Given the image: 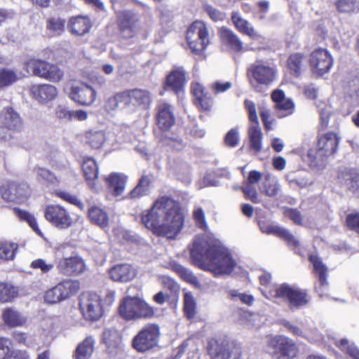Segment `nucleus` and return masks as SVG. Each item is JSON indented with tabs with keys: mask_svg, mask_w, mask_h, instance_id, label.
Returning a JSON list of instances; mask_svg holds the SVG:
<instances>
[{
	"mask_svg": "<svg viewBox=\"0 0 359 359\" xmlns=\"http://www.w3.org/2000/svg\"><path fill=\"white\" fill-rule=\"evenodd\" d=\"M150 185V177L146 175H142L127 197L130 199H138L146 196L148 194Z\"/></svg>",
	"mask_w": 359,
	"mask_h": 359,
	"instance_id": "c03bdc74",
	"label": "nucleus"
},
{
	"mask_svg": "<svg viewBox=\"0 0 359 359\" xmlns=\"http://www.w3.org/2000/svg\"><path fill=\"white\" fill-rule=\"evenodd\" d=\"M210 359H241V345L226 336H217L208 339L205 347Z\"/></svg>",
	"mask_w": 359,
	"mask_h": 359,
	"instance_id": "39448f33",
	"label": "nucleus"
},
{
	"mask_svg": "<svg viewBox=\"0 0 359 359\" xmlns=\"http://www.w3.org/2000/svg\"><path fill=\"white\" fill-rule=\"evenodd\" d=\"M18 249L17 243L9 241H0V262L13 260Z\"/></svg>",
	"mask_w": 359,
	"mask_h": 359,
	"instance_id": "09e8293b",
	"label": "nucleus"
},
{
	"mask_svg": "<svg viewBox=\"0 0 359 359\" xmlns=\"http://www.w3.org/2000/svg\"><path fill=\"white\" fill-rule=\"evenodd\" d=\"M170 269L174 271L184 281L194 284L198 281L197 277L187 268L183 266L175 261L169 263Z\"/></svg>",
	"mask_w": 359,
	"mask_h": 359,
	"instance_id": "a18cd8bd",
	"label": "nucleus"
},
{
	"mask_svg": "<svg viewBox=\"0 0 359 359\" xmlns=\"http://www.w3.org/2000/svg\"><path fill=\"white\" fill-rule=\"evenodd\" d=\"M189 254L192 265L214 276L229 275L236 266L231 252L211 238L194 242Z\"/></svg>",
	"mask_w": 359,
	"mask_h": 359,
	"instance_id": "f03ea898",
	"label": "nucleus"
},
{
	"mask_svg": "<svg viewBox=\"0 0 359 359\" xmlns=\"http://www.w3.org/2000/svg\"><path fill=\"white\" fill-rule=\"evenodd\" d=\"M30 95L40 103H47L57 97V90L50 84H35L30 88Z\"/></svg>",
	"mask_w": 359,
	"mask_h": 359,
	"instance_id": "bb28decb",
	"label": "nucleus"
},
{
	"mask_svg": "<svg viewBox=\"0 0 359 359\" xmlns=\"http://www.w3.org/2000/svg\"><path fill=\"white\" fill-rule=\"evenodd\" d=\"M158 142L162 147H168L174 151H182L185 147V143L181 138L170 137L165 133L158 136Z\"/></svg>",
	"mask_w": 359,
	"mask_h": 359,
	"instance_id": "de8ad7c7",
	"label": "nucleus"
},
{
	"mask_svg": "<svg viewBox=\"0 0 359 359\" xmlns=\"http://www.w3.org/2000/svg\"><path fill=\"white\" fill-rule=\"evenodd\" d=\"M187 73L182 67L173 68L167 75L163 86L166 91H172L179 94L184 90L187 83Z\"/></svg>",
	"mask_w": 359,
	"mask_h": 359,
	"instance_id": "aec40b11",
	"label": "nucleus"
},
{
	"mask_svg": "<svg viewBox=\"0 0 359 359\" xmlns=\"http://www.w3.org/2000/svg\"><path fill=\"white\" fill-rule=\"evenodd\" d=\"M117 26L121 36L125 39L135 37L141 27L139 17L130 11H123L118 15Z\"/></svg>",
	"mask_w": 359,
	"mask_h": 359,
	"instance_id": "f3484780",
	"label": "nucleus"
},
{
	"mask_svg": "<svg viewBox=\"0 0 359 359\" xmlns=\"http://www.w3.org/2000/svg\"><path fill=\"white\" fill-rule=\"evenodd\" d=\"M66 20L60 16H51L47 18L46 28L48 36H61L65 31Z\"/></svg>",
	"mask_w": 359,
	"mask_h": 359,
	"instance_id": "a19ab883",
	"label": "nucleus"
},
{
	"mask_svg": "<svg viewBox=\"0 0 359 359\" xmlns=\"http://www.w3.org/2000/svg\"><path fill=\"white\" fill-rule=\"evenodd\" d=\"M193 219L198 228L203 231H206L208 229V226L205 220V213L202 208L199 207L194 210Z\"/></svg>",
	"mask_w": 359,
	"mask_h": 359,
	"instance_id": "680f3d73",
	"label": "nucleus"
},
{
	"mask_svg": "<svg viewBox=\"0 0 359 359\" xmlns=\"http://www.w3.org/2000/svg\"><path fill=\"white\" fill-rule=\"evenodd\" d=\"M19 79L20 76L15 70L0 67V89L13 85Z\"/></svg>",
	"mask_w": 359,
	"mask_h": 359,
	"instance_id": "3c124183",
	"label": "nucleus"
},
{
	"mask_svg": "<svg viewBox=\"0 0 359 359\" xmlns=\"http://www.w3.org/2000/svg\"><path fill=\"white\" fill-rule=\"evenodd\" d=\"M154 119L159 131H169L176 121L174 107L166 101L159 102L156 106Z\"/></svg>",
	"mask_w": 359,
	"mask_h": 359,
	"instance_id": "dca6fc26",
	"label": "nucleus"
},
{
	"mask_svg": "<svg viewBox=\"0 0 359 359\" xmlns=\"http://www.w3.org/2000/svg\"><path fill=\"white\" fill-rule=\"evenodd\" d=\"M123 337L115 328H107L102 334V343L106 346L109 353H116L121 348Z\"/></svg>",
	"mask_w": 359,
	"mask_h": 359,
	"instance_id": "cd10ccee",
	"label": "nucleus"
},
{
	"mask_svg": "<svg viewBox=\"0 0 359 359\" xmlns=\"http://www.w3.org/2000/svg\"><path fill=\"white\" fill-rule=\"evenodd\" d=\"M44 301L48 304H55L64 301L57 284L45 292Z\"/></svg>",
	"mask_w": 359,
	"mask_h": 359,
	"instance_id": "4d7b16f0",
	"label": "nucleus"
},
{
	"mask_svg": "<svg viewBox=\"0 0 359 359\" xmlns=\"http://www.w3.org/2000/svg\"><path fill=\"white\" fill-rule=\"evenodd\" d=\"M38 176L46 183L53 185H57L60 183L57 176L48 169L45 168H39L36 170Z\"/></svg>",
	"mask_w": 359,
	"mask_h": 359,
	"instance_id": "bf43d9fd",
	"label": "nucleus"
},
{
	"mask_svg": "<svg viewBox=\"0 0 359 359\" xmlns=\"http://www.w3.org/2000/svg\"><path fill=\"white\" fill-rule=\"evenodd\" d=\"M45 219L58 229H67L74 224L70 212L62 205L50 204L44 209Z\"/></svg>",
	"mask_w": 359,
	"mask_h": 359,
	"instance_id": "2eb2a0df",
	"label": "nucleus"
},
{
	"mask_svg": "<svg viewBox=\"0 0 359 359\" xmlns=\"http://www.w3.org/2000/svg\"><path fill=\"white\" fill-rule=\"evenodd\" d=\"M95 340L93 336H87L80 342L74 353V359H88L95 349Z\"/></svg>",
	"mask_w": 359,
	"mask_h": 359,
	"instance_id": "58836bf2",
	"label": "nucleus"
},
{
	"mask_svg": "<svg viewBox=\"0 0 359 359\" xmlns=\"http://www.w3.org/2000/svg\"><path fill=\"white\" fill-rule=\"evenodd\" d=\"M55 194L60 199L71 205L76 206L80 210H83L84 209V204L77 198L76 196L72 195L69 193L62 190L55 191Z\"/></svg>",
	"mask_w": 359,
	"mask_h": 359,
	"instance_id": "13d9d810",
	"label": "nucleus"
},
{
	"mask_svg": "<svg viewBox=\"0 0 359 359\" xmlns=\"http://www.w3.org/2000/svg\"><path fill=\"white\" fill-rule=\"evenodd\" d=\"M284 215L292 220L297 225H302L303 217L301 212L297 208H286L283 211Z\"/></svg>",
	"mask_w": 359,
	"mask_h": 359,
	"instance_id": "e2e57ef3",
	"label": "nucleus"
},
{
	"mask_svg": "<svg viewBox=\"0 0 359 359\" xmlns=\"http://www.w3.org/2000/svg\"><path fill=\"white\" fill-rule=\"evenodd\" d=\"M90 222L100 227L104 228L109 225V218L107 211L97 206H90L87 212Z\"/></svg>",
	"mask_w": 359,
	"mask_h": 359,
	"instance_id": "4c0bfd02",
	"label": "nucleus"
},
{
	"mask_svg": "<svg viewBox=\"0 0 359 359\" xmlns=\"http://www.w3.org/2000/svg\"><path fill=\"white\" fill-rule=\"evenodd\" d=\"M261 231L267 234H273L276 237L283 240L288 245L298 247L299 241L295 239L293 235L286 229L279 226L262 222L259 224Z\"/></svg>",
	"mask_w": 359,
	"mask_h": 359,
	"instance_id": "393cba45",
	"label": "nucleus"
},
{
	"mask_svg": "<svg viewBox=\"0 0 359 359\" xmlns=\"http://www.w3.org/2000/svg\"><path fill=\"white\" fill-rule=\"evenodd\" d=\"M191 93L193 95L194 104L201 111H210L214 104L211 94L201 83L196 82L191 86Z\"/></svg>",
	"mask_w": 359,
	"mask_h": 359,
	"instance_id": "6ab92c4d",
	"label": "nucleus"
},
{
	"mask_svg": "<svg viewBox=\"0 0 359 359\" xmlns=\"http://www.w3.org/2000/svg\"><path fill=\"white\" fill-rule=\"evenodd\" d=\"M340 137L334 131L318 133L315 149H310L308 156L313 158H323L334 155L338 149Z\"/></svg>",
	"mask_w": 359,
	"mask_h": 359,
	"instance_id": "f8f14e48",
	"label": "nucleus"
},
{
	"mask_svg": "<svg viewBox=\"0 0 359 359\" xmlns=\"http://www.w3.org/2000/svg\"><path fill=\"white\" fill-rule=\"evenodd\" d=\"M13 211L15 215L20 221L27 222L32 229L38 235H41V231L39 227L35 217L27 210H22L19 208H14Z\"/></svg>",
	"mask_w": 359,
	"mask_h": 359,
	"instance_id": "8fccbe9b",
	"label": "nucleus"
},
{
	"mask_svg": "<svg viewBox=\"0 0 359 359\" xmlns=\"http://www.w3.org/2000/svg\"><path fill=\"white\" fill-rule=\"evenodd\" d=\"M305 59L304 53L295 52L290 54L286 60V67L291 76L298 78L302 75L305 66Z\"/></svg>",
	"mask_w": 359,
	"mask_h": 359,
	"instance_id": "72a5a7b5",
	"label": "nucleus"
},
{
	"mask_svg": "<svg viewBox=\"0 0 359 359\" xmlns=\"http://www.w3.org/2000/svg\"><path fill=\"white\" fill-rule=\"evenodd\" d=\"M85 143L92 149L98 150L102 148L106 142V135L103 130H89L84 134Z\"/></svg>",
	"mask_w": 359,
	"mask_h": 359,
	"instance_id": "ea45409f",
	"label": "nucleus"
},
{
	"mask_svg": "<svg viewBox=\"0 0 359 359\" xmlns=\"http://www.w3.org/2000/svg\"><path fill=\"white\" fill-rule=\"evenodd\" d=\"M264 295L269 299H280L287 304L292 311L307 306L310 301L308 290L288 283L275 285L269 288Z\"/></svg>",
	"mask_w": 359,
	"mask_h": 359,
	"instance_id": "7ed1b4c3",
	"label": "nucleus"
},
{
	"mask_svg": "<svg viewBox=\"0 0 359 359\" xmlns=\"http://www.w3.org/2000/svg\"><path fill=\"white\" fill-rule=\"evenodd\" d=\"M224 144L228 147H236L239 144V135L236 128H231L226 134L224 140Z\"/></svg>",
	"mask_w": 359,
	"mask_h": 359,
	"instance_id": "0e129e2a",
	"label": "nucleus"
},
{
	"mask_svg": "<svg viewBox=\"0 0 359 359\" xmlns=\"http://www.w3.org/2000/svg\"><path fill=\"white\" fill-rule=\"evenodd\" d=\"M294 103L290 98H285L283 102L274 105V109L278 113V118H284L292 115L294 111Z\"/></svg>",
	"mask_w": 359,
	"mask_h": 359,
	"instance_id": "603ef678",
	"label": "nucleus"
},
{
	"mask_svg": "<svg viewBox=\"0 0 359 359\" xmlns=\"http://www.w3.org/2000/svg\"><path fill=\"white\" fill-rule=\"evenodd\" d=\"M30 268L40 270L42 273H48L54 268V265L52 263H48L43 259L39 258L31 262Z\"/></svg>",
	"mask_w": 359,
	"mask_h": 359,
	"instance_id": "052dcab7",
	"label": "nucleus"
},
{
	"mask_svg": "<svg viewBox=\"0 0 359 359\" xmlns=\"http://www.w3.org/2000/svg\"><path fill=\"white\" fill-rule=\"evenodd\" d=\"M278 185L274 182L269 174L264 176L262 182V192L269 197L276 196L278 193Z\"/></svg>",
	"mask_w": 359,
	"mask_h": 359,
	"instance_id": "5fc2aeb1",
	"label": "nucleus"
},
{
	"mask_svg": "<svg viewBox=\"0 0 359 359\" xmlns=\"http://www.w3.org/2000/svg\"><path fill=\"white\" fill-rule=\"evenodd\" d=\"M102 299L95 292H83L79 300V308L83 318L89 322L99 320L104 315Z\"/></svg>",
	"mask_w": 359,
	"mask_h": 359,
	"instance_id": "9d476101",
	"label": "nucleus"
},
{
	"mask_svg": "<svg viewBox=\"0 0 359 359\" xmlns=\"http://www.w3.org/2000/svg\"><path fill=\"white\" fill-rule=\"evenodd\" d=\"M1 318L5 325L9 327H22L27 322V318L13 307L4 309Z\"/></svg>",
	"mask_w": 359,
	"mask_h": 359,
	"instance_id": "e433bc0d",
	"label": "nucleus"
},
{
	"mask_svg": "<svg viewBox=\"0 0 359 359\" xmlns=\"http://www.w3.org/2000/svg\"><path fill=\"white\" fill-rule=\"evenodd\" d=\"M25 184L9 182L0 187L2 198L6 201H13L24 194Z\"/></svg>",
	"mask_w": 359,
	"mask_h": 359,
	"instance_id": "c9c22d12",
	"label": "nucleus"
},
{
	"mask_svg": "<svg viewBox=\"0 0 359 359\" xmlns=\"http://www.w3.org/2000/svg\"><path fill=\"white\" fill-rule=\"evenodd\" d=\"M334 65V58L330 51L324 48L313 50L309 55V65L311 73L317 78L328 74Z\"/></svg>",
	"mask_w": 359,
	"mask_h": 359,
	"instance_id": "4468645a",
	"label": "nucleus"
},
{
	"mask_svg": "<svg viewBox=\"0 0 359 359\" xmlns=\"http://www.w3.org/2000/svg\"><path fill=\"white\" fill-rule=\"evenodd\" d=\"M127 180L126 175L116 172H112L104 178L107 189L114 197L123 193Z\"/></svg>",
	"mask_w": 359,
	"mask_h": 359,
	"instance_id": "7c9ffc66",
	"label": "nucleus"
},
{
	"mask_svg": "<svg viewBox=\"0 0 359 359\" xmlns=\"http://www.w3.org/2000/svg\"><path fill=\"white\" fill-rule=\"evenodd\" d=\"M25 69L35 76L52 81L59 82L64 76L63 72L56 65L46 60L31 58L25 63Z\"/></svg>",
	"mask_w": 359,
	"mask_h": 359,
	"instance_id": "ddd939ff",
	"label": "nucleus"
},
{
	"mask_svg": "<svg viewBox=\"0 0 359 359\" xmlns=\"http://www.w3.org/2000/svg\"><path fill=\"white\" fill-rule=\"evenodd\" d=\"M120 106L124 108L131 107L130 88L114 93L106 100L104 104V108L107 111H114Z\"/></svg>",
	"mask_w": 359,
	"mask_h": 359,
	"instance_id": "c85d7f7f",
	"label": "nucleus"
},
{
	"mask_svg": "<svg viewBox=\"0 0 359 359\" xmlns=\"http://www.w3.org/2000/svg\"><path fill=\"white\" fill-rule=\"evenodd\" d=\"M246 76L250 84L257 90L259 86L268 87L276 81L277 69L275 66L257 60L247 68Z\"/></svg>",
	"mask_w": 359,
	"mask_h": 359,
	"instance_id": "6e6552de",
	"label": "nucleus"
},
{
	"mask_svg": "<svg viewBox=\"0 0 359 359\" xmlns=\"http://www.w3.org/2000/svg\"><path fill=\"white\" fill-rule=\"evenodd\" d=\"M93 27L91 19L87 15H79L69 18L67 28L75 36H83L88 34Z\"/></svg>",
	"mask_w": 359,
	"mask_h": 359,
	"instance_id": "a878e982",
	"label": "nucleus"
},
{
	"mask_svg": "<svg viewBox=\"0 0 359 359\" xmlns=\"http://www.w3.org/2000/svg\"><path fill=\"white\" fill-rule=\"evenodd\" d=\"M81 169L89 188L94 191L99 189V168L95 160L89 156L83 158Z\"/></svg>",
	"mask_w": 359,
	"mask_h": 359,
	"instance_id": "4be33fe9",
	"label": "nucleus"
},
{
	"mask_svg": "<svg viewBox=\"0 0 359 359\" xmlns=\"http://www.w3.org/2000/svg\"><path fill=\"white\" fill-rule=\"evenodd\" d=\"M243 104L250 123L248 129L249 148L255 152L259 153L262 149L263 134L259 127L256 105L253 101L248 99H245Z\"/></svg>",
	"mask_w": 359,
	"mask_h": 359,
	"instance_id": "9b49d317",
	"label": "nucleus"
},
{
	"mask_svg": "<svg viewBox=\"0 0 359 359\" xmlns=\"http://www.w3.org/2000/svg\"><path fill=\"white\" fill-rule=\"evenodd\" d=\"M205 11L214 22L223 21L225 19V13L212 6H205Z\"/></svg>",
	"mask_w": 359,
	"mask_h": 359,
	"instance_id": "774afa93",
	"label": "nucleus"
},
{
	"mask_svg": "<svg viewBox=\"0 0 359 359\" xmlns=\"http://www.w3.org/2000/svg\"><path fill=\"white\" fill-rule=\"evenodd\" d=\"M218 36L223 46L235 53L244 52V45L239 36L231 29L222 27L218 29Z\"/></svg>",
	"mask_w": 359,
	"mask_h": 359,
	"instance_id": "5701e85b",
	"label": "nucleus"
},
{
	"mask_svg": "<svg viewBox=\"0 0 359 359\" xmlns=\"http://www.w3.org/2000/svg\"><path fill=\"white\" fill-rule=\"evenodd\" d=\"M185 216L179 201L170 196H158L141 213V223L154 235L175 239L184 226Z\"/></svg>",
	"mask_w": 359,
	"mask_h": 359,
	"instance_id": "f257e3e1",
	"label": "nucleus"
},
{
	"mask_svg": "<svg viewBox=\"0 0 359 359\" xmlns=\"http://www.w3.org/2000/svg\"><path fill=\"white\" fill-rule=\"evenodd\" d=\"M269 353L277 359H294L299 354L298 344L283 334L270 336L266 342Z\"/></svg>",
	"mask_w": 359,
	"mask_h": 359,
	"instance_id": "0eeeda50",
	"label": "nucleus"
},
{
	"mask_svg": "<svg viewBox=\"0 0 359 359\" xmlns=\"http://www.w3.org/2000/svg\"><path fill=\"white\" fill-rule=\"evenodd\" d=\"M309 260L313 264V272L318 276L320 288L327 285V268L317 255H309Z\"/></svg>",
	"mask_w": 359,
	"mask_h": 359,
	"instance_id": "79ce46f5",
	"label": "nucleus"
},
{
	"mask_svg": "<svg viewBox=\"0 0 359 359\" xmlns=\"http://www.w3.org/2000/svg\"><path fill=\"white\" fill-rule=\"evenodd\" d=\"M335 6L339 12H353L359 9V0H337Z\"/></svg>",
	"mask_w": 359,
	"mask_h": 359,
	"instance_id": "6e6d98bb",
	"label": "nucleus"
},
{
	"mask_svg": "<svg viewBox=\"0 0 359 359\" xmlns=\"http://www.w3.org/2000/svg\"><path fill=\"white\" fill-rule=\"evenodd\" d=\"M231 20L236 30L241 34L248 36L252 39L259 37V34L252 25L247 20L242 18L238 12H232Z\"/></svg>",
	"mask_w": 359,
	"mask_h": 359,
	"instance_id": "473e14b6",
	"label": "nucleus"
},
{
	"mask_svg": "<svg viewBox=\"0 0 359 359\" xmlns=\"http://www.w3.org/2000/svg\"><path fill=\"white\" fill-rule=\"evenodd\" d=\"M160 338V325L155 323H148L133 337L131 347L138 353H147L158 347Z\"/></svg>",
	"mask_w": 359,
	"mask_h": 359,
	"instance_id": "423d86ee",
	"label": "nucleus"
},
{
	"mask_svg": "<svg viewBox=\"0 0 359 359\" xmlns=\"http://www.w3.org/2000/svg\"><path fill=\"white\" fill-rule=\"evenodd\" d=\"M241 191L244 194L245 199L250 200L253 203H258L259 199L256 189L252 185L246 184L241 187Z\"/></svg>",
	"mask_w": 359,
	"mask_h": 359,
	"instance_id": "338daca9",
	"label": "nucleus"
},
{
	"mask_svg": "<svg viewBox=\"0 0 359 359\" xmlns=\"http://www.w3.org/2000/svg\"><path fill=\"white\" fill-rule=\"evenodd\" d=\"M1 123L13 132L20 131L23 126L20 115L11 107H7L1 112Z\"/></svg>",
	"mask_w": 359,
	"mask_h": 359,
	"instance_id": "2f4dec72",
	"label": "nucleus"
},
{
	"mask_svg": "<svg viewBox=\"0 0 359 359\" xmlns=\"http://www.w3.org/2000/svg\"><path fill=\"white\" fill-rule=\"evenodd\" d=\"M118 314L125 321L150 320L156 316V309L137 297H124L118 306Z\"/></svg>",
	"mask_w": 359,
	"mask_h": 359,
	"instance_id": "20e7f679",
	"label": "nucleus"
},
{
	"mask_svg": "<svg viewBox=\"0 0 359 359\" xmlns=\"http://www.w3.org/2000/svg\"><path fill=\"white\" fill-rule=\"evenodd\" d=\"M131 107L135 110H149L153 102L151 93L144 88H130Z\"/></svg>",
	"mask_w": 359,
	"mask_h": 359,
	"instance_id": "b1692460",
	"label": "nucleus"
},
{
	"mask_svg": "<svg viewBox=\"0 0 359 359\" xmlns=\"http://www.w3.org/2000/svg\"><path fill=\"white\" fill-rule=\"evenodd\" d=\"M12 341L6 337H0V359H7L11 353Z\"/></svg>",
	"mask_w": 359,
	"mask_h": 359,
	"instance_id": "69168bd1",
	"label": "nucleus"
},
{
	"mask_svg": "<svg viewBox=\"0 0 359 359\" xmlns=\"http://www.w3.org/2000/svg\"><path fill=\"white\" fill-rule=\"evenodd\" d=\"M196 303L191 292H185L184 294L183 311L184 316L188 319L193 318L196 313Z\"/></svg>",
	"mask_w": 359,
	"mask_h": 359,
	"instance_id": "864d4df0",
	"label": "nucleus"
},
{
	"mask_svg": "<svg viewBox=\"0 0 359 359\" xmlns=\"http://www.w3.org/2000/svg\"><path fill=\"white\" fill-rule=\"evenodd\" d=\"M338 179L348 186L349 190L359 195V172L353 168H346L338 173Z\"/></svg>",
	"mask_w": 359,
	"mask_h": 359,
	"instance_id": "f704fd0d",
	"label": "nucleus"
},
{
	"mask_svg": "<svg viewBox=\"0 0 359 359\" xmlns=\"http://www.w3.org/2000/svg\"><path fill=\"white\" fill-rule=\"evenodd\" d=\"M186 40L194 54H202L210 44L209 32L206 25L201 20L193 22L187 29Z\"/></svg>",
	"mask_w": 359,
	"mask_h": 359,
	"instance_id": "1a4fd4ad",
	"label": "nucleus"
},
{
	"mask_svg": "<svg viewBox=\"0 0 359 359\" xmlns=\"http://www.w3.org/2000/svg\"><path fill=\"white\" fill-rule=\"evenodd\" d=\"M109 274L113 280L121 283L130 281L136 276L135 270L128 264L114 266L109 271Z\"/></svg>",
	"mask_w": 359,
	"mask_h": 359,
	"instance_id": "c756f323",
	"label": "nucleus"
},
{
	"mask_svg": "<svg viewBox=\"0 0 359 359\" xmlns=\"http://www.w3.org/2000/svg\"><path fill=\"white\" fill-rule=\"evenodd\" d=\"M57 286L60 290L64 301L76 295L81 288L80 282L72 279L62 280L57 284Z\"/></svg>",
	"mask_w": 359,
	"mask_h": 359,
	"instance_id": "37998d69",
	"label": "nucleus"
},
{
	"mask_svg": "<svg viewBox=\"0 0 359 359\" xmlns=\"http://www.w3.org/2000/svg\"><path fill=\"white\" fill-rule=\"evenodd\" d=\"M69 97L79 105L89 106L95 100L96 92L87 83H81L79 86H72Z\"/></svg>",
	"mask_w": 359,
	"mask_h": 359,
	"instance_id": "412c9836",
	"label": "nucleus"
},
{
	"mask_svg": "<svg viewBox=\"0 0 359 359\" xmlns=\"http://www.w3.org/2000/svg\"><path fill=\"white\" fill-rule=\"evenodd\" d=\"M19 294V288L8 283L0 282V302H13Z\"/></svg>",
	"mask_w": 359,
	"mask_h": 359,
	"instance_id": "49530a36",
	"label": "nucleus"
},
{
	"mask_svg": "<svg viewBox=\"0 0 359 359\" xmlns=\"http://www.w3.org/2000/svg\"><path fill=\"white\" fill-rule=\"evenodd\" d=\"M57 269L60 274L65 276H76L86 271L84 260L79 256L62 257L57 263Z\"/></svg>",
	"mask_w": 359,
	"mask_h": 359,
	"instance_id": "a211bd4d",
	"label": "nucleus"
}]
</instances>
